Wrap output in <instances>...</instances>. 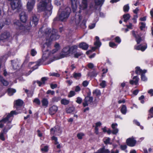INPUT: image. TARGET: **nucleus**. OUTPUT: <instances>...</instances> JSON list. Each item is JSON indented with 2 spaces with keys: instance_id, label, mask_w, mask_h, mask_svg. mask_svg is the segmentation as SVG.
<instances>
[{
  "instance_id": "f257e3e1",
  "label": "nucleus",
  "mask_w": 153,
  "mask_h": 153,
  "mask_svg": "<svg viewBox=\"0 0 153 153\" xmlns=\"http://www.w3.org/2000/svg\"><path fill=\"white\" fill-rule=\"evenodd\" d=\"M37 5L38 11H45L44 15L46 18L50 16L52 13L53 7L51 4V0H39Z\"/></svg>"
},
{
  "instance_id": "f03ea898",
  "label": "nucleus",
  "mask_w": 153,
  "mask_h": 153,
  "mask_svg": "<svg viewBox=\"0 0 153 153\" xmlns=\"http://www.w3.org/2000/svg\"><path fill=\"white\" fill-rule=\"evenodd\" d=\"M44 35L46 38V41L44 42L45 47V46L47 47L48 46L52 41L58 39L60 37L57 30L55 29L46 28L45 32Z\"/></svg>"
},
{
  "instance_id": "7ed1b4c3",
  "label": "nucleus",
  "mask_w": 153,
  "mask_h": 153,
  "mask_svg": "<svg viewBox=\"0 0 153 153\" xmlns=\"http://www.w3.org/2000/svg\"><path fill=\"white\" fill-rule=\"evenodd\" d=\"M19 112H16L15 111H11L10 113L8 114L6 117L3 118L1 120H0V128H2L4 126L5 123L7 124V126L6 127V128H9L11 126L8 125V124L10 123L12 121L11 117H12L14 114H17Z\"/></svg>"
},
{
  "instance_id": "20e7f679",
  "label": "nucleus",
  "mask_w": 153,
  "mask_h": 153,
  "mask_svg": "<svg viewBox=\"0 0 153 153\" xmlns=\"http://www.w3.org/2000/svg\"><path fill=\"white\" fill-rule=\"evenodd\" d=\"M50 53L49 51H46L44 52L42 59H39L38 61V63H37L36 64L38 65L39 64H40V65H41L44 62L47 61H48L49 59V61L47 62V64H49L50 63L53 61L59 59L56 58L55 57H53V59H50Z\"/></svg>"
},
{
  "instance_id": "39448f33",
  "label": "nucleus",
  "mask_w": 153,
  "mask_h": 153,
  "mask_svg": "<svg viewBox=\"0 0 153 153\" xmlns=\"http://www.w3.org/2000/svg\"><path fill=\"white\" fill-rule=\"evenodd\" d=\"M71 12L70 8L69 7H67L62 11L58 17H57L55 19L61 21H65L68 19Z\"/></svg>"
},
{
  "instance_id": "423d86ee",
  "label": "nucleus",
  "mask_w": 153,
  "mask_h": 153,
  "mask_svg": "<svg viewBox=\"0 0 153 153\" xmlns=\"http://www.w3.org/2000/svg\"><path fill=\"white\" fill-rule=\"evenodd\" d=\"M12 9L13 10L18 9L21 6L20 0H13L11 3Z\"/></svg>"
},
{
  "instance_id": "0eeeda50",
  "label": "nucleus",
  "mask_w": 153,
  "mask_h": 153,
  "mask_svg": "<svg viewBox=\"0 0 153 153\" xmlns=\"http://www.w3.org/2000/svg\"><path fill=\"white\" fill-rule=\"evenodd\" d=\"M70 54L69 47L64 48L60 53V58H62L69 56Z\"/></svg>"
},
{
  "instance_id": "6e6552de",
  "label": "nucleus",
  "mask_w": 153,
  "mask_h": 153,
  "mask_svg": "<svg viewBox=\"0 0 153 153\" xmlns=\"http://www.w3.org/2000/svg\"><path fill=\"white\" fill-rule=\"evenodd\" d=\"M61 131V129L58 126H56L51 129V134L52 135L57 134L58 133L60 134Z\"/></svg>"
},
{
  "instance_id": "1a4fd4ad",
  "label": "nucleus",
  "mask_w": 153,
  "mask_h": 153,
  "mask_svg": "<svg viewBox=\"0 0 153 153\" xmlns=\"http://www.w3.org/2000/svg\"><path fill=\"white\" fill-rule=\"evenodd\" d=\"M10 36V34L9 32L5 31L2 33L0 35V40L3 41L7 40Z\"/></svg>"
},
{
  "instance_id": "9d476101",
  "label": "nucleus",
  "mask_w": 153,
  "mask_h": 153,
  "mask_svg": "<svg viewBox=\"0 0 153 153\" xmlns=\"http://www.w3.org/2000/svg\"><path fill=\"white\" fill-rule=\"evenodd\" d=\"M35 3V0H28L27 3V8L29 11H31L33 8Z\"/></svg>"
},
{
  "instance_id": "9b49d317",
  "label": "nucleus",
  "mask_w": 153,
  "mask_h": 153,
  "mask_svg": "<svg viewBox=\"0 0 153 153\" xmlns=\"http://www.w3.org/2000/svg\"><path fill=\"white\" fill-rule=\"evenodd\" d=\"M93 98L91 97L87 96L86 97L84 100V102L83 103L84 107L88 106L89 104L92 102Z\"/></svg>"
},
{
  "instance_id": "f8f14e48",
  "label": "nucleus",
  "mask_w": 153,
  "mask_h": 153,
  "mask_svg": "<svg viewBox=\"0 0 153 153\" xmlns=\"http://www.w3.org/2000/svg\"><path fill=\"white\" fill-rule=\"evenodd\" d=\"M80 11L79 13H76L75 15L74 19H73V21L76 25H78L80 22V21L82 19V17L80 13Z\"/></svg>"
},
{
  "instance_id": "ddd939ff",
  "label": "nucleus",
  "mask_w": 153,
  "mask_h": 153,
  "mask_svg": "<svg viewBox=\"0 0 153 153\" xmlns=\"http://www.w3.org/2000/svg\"><path fill=\"white\" fill-rule=\"evenodd\" d=\"M38 63V61L36 62H29L28 66L29 67H31V66L33 64H35L34 66L33 67L31 68V70H30L29 71V72L28 74H27V75H29L33 71H34V70L36 69L38 67V66L40 65V64H39L37 65L36 64V63Z\"/></svg>"
},
{
  "instance_id": "4468645a",
  "label": "nucleus",
  "mask_w": 153,
  "mask_h": 153,
  "mask_svg": "<svg viewBox=\"0 0 153 153\" xmlns=\"http://www.w3.org/2000/svg\"><path fill=\"white\" fill-rule=\"evenodd\" d=\"M38 21V19L35 16H33L30 22V25L31 26L35 27L37 24Z\"/></svg>"
},
{
  "instance_id": "2eb2a0df",
  "label": "nucleus",
  "mask_w": 153,
  "mask_h": 153,
  "mask_svg": "<svg viewBox=\"0 0 153 153\" xmlns=\"http://www.w3.org/2000/svg\"><path fill=\"white\" fill-rule=\"evenodd\" d=\"M126 143L128 146L133 147L135 146L136 141L133 138H129L126 140Z\"/></svg>"
},
{
  "instance_id": "dca6fc26",
  "label": "nucleus",
  "mask_w": 153,
  "mask_h": 153,
  "mask_svg": "<svg viewBox=\"0 0 153 153\" xmlns=\"http://www.w3.org/2000/svg\"><path fill=\"white\" fill-rule=\"evenodd\" d=\"M71 6L74 12H75L79 4V1L78 0H71Z\"/></svg>"
},
{
  "instance_id": "f3484780",
  "label": "nucleus",
  "mask_w": 153,
  "mask_h": 153,
  "mask_svg": "<svg viewBox=\"0 0 153 153\" xmlns=\"http://www.w3.org/2000/svg\"><path fill=\"white\" fill-rule=\"evenodd\" d=\"M20 18L22 22L25 23L27 20V17L24 11H22L20 14Z\"/></svg>"
},
{
  "instance_id": "a211bd4d",
  "label": "nucleus",
  "mask_w": 153,
  "mask_h": 153,
  "mask_svg": "<svg viewBox=\"0 0 153 153\" xmlns=\"http://www.w3.org/2000/svg\"><path fill=\"white\" fill-rule=\"evenodd\" d=\"M58 107L56 105H53L51 106L49 109V112L51 115H53L55 114L58 110Z\"/></svg>"
},
{
  "instance_id": "6ab92c4d",
  "label": "nucleus",
  "mask_w": 153,
  "mask_h": 153,
  "mask_svg": "<svg viewBox=\"0 0 153 153\" xmlns=\"http://www.w3.org/2000/svg\"><path fill=\"white\" fill-rule=\"evenodd\" d=\"M81 3L80 4V9L84 10L86 9L88 6L87 0H81Z\"/></svg>"
},
{
  "instance_id": "aec40b11",
  "label": "nucleus",
  "mask_w": 153,
  "mask_h": 153,
  "mask_svg": "<svg viewBox=\"0 0 153 153\" xmlns=\"http://www.w3.org/2000/svg\"><path fill=\"white\" fill-rule=\"evenodd\" d=\"M13 24L15 27L18 29L22 30L24 28V26L22 25L18 20L14 21Z\"/></svg>"
},
{
  "instance_id": "412c9836",
  "label": "nucleus",
  "mask_w": 153,
  "mask_h": 153,
  "mask_svg": "<svg viewBox=\"0 0 153 153\" xmlns=\"http://www.w3.org/2000/svg\"><path fill=\"white\" fill-rule=\"evenodd\" d=\"M134 48L136 50H140L142 51H143L147 48V45L144 46H142L141 45H135L134 46Z\"/></svg>"
},
{
  "instance_id": "4be33fe9",
  "label": "nucleus",
  "mask_w": 153,
  "mask_h": 153,
  "mask_svg": "<svg viewBox=\"0 0 153 153\" xmlns=\"http://www.w3.org/2000/svg\"><path fill=\"white\" fill-rule=\"evenodd\" d=\"M11 127V126H10L8 129H7L5 127L3 129V132H1L0 133V139L1 140L3 141L5 140V138L4 137V134L5 132H7V130L9 129Z\"/></svg>"
},
{
  "instance_id": "5701e85b",
  "label": "nucleus",
  "mask_w": 153,
  "mask_h": 153,
  "mask_svg": "<svg viewBox=\"0 0 153 153\" xmlns=\"http://www.w3.org/2000/svg\"><path fill=\"white\" fill-rule=\"evenodd\" d=\"M139 78L137 76H134L133 78V79L130 80V83L131 84H135L137 85L138 83Z\"/></svg>"
},
{
  "instance_id": "b1692460",
  "label": "nucleus",
  "mask_w": 153,
  "mask_h": 153,
  "mask_svg": "<svg viewBox=\"0 0 153 153\" xmlns=\"http://www.w3.org/2000/svg\"><path fill=\"white\" fill-rule=\"evenodd\" d=\"M146 72V70H142L139 67L136 68L135 72L137 74H145Z\"/></svg>"
},
{
  "instance_id": "393cba45",
  "label": "nucleus",
  "mask_w": 153,
  "mask_h": 153,
  "mask_svg": "<svg viewBox=\"0 0 153 153\" xmlns=\"http://www.w3.org/2000/svg\"><path fill=\"white\" fill-rule=\"evenodd\" d=\"M88 47V45L85 42L81 43L79 45V47L84 50H87Z\"/></svg>"
},
{
  "instance_id": "a878e982",
  "label": "nucleus",
  "mask_w": 153,
  "mask_h": 153,
  "mask_svg": "<svg viewBox=\"0 0 153 153\" xmlns=\"http://www.w3.org/2000/svg\"><path fill=\"white\" fill-rule=\"evenodd\" d=\"M23 101L19 99L15 101L14 107H16V108H17L16 107V106H20L22 105L23 104Z\"/></svg>"
},
{
  "instance_id": "bb28decb",
  "label": "nucleus",
  "mask_w": 153,
  "mask_h": 153,
  "mask_svg": "<svg viewBox=\"0 0 153 153\" xmlns=\"http://www.w3.org/2000/svg\"><path fill=\"white\" fill-rule=\"evenodd\" d=\"M77 48V46L75 45L72 46L71 47H69L70 54H73L75 53L76 51Z\"/></svg>"
},
{
  "instance_id": "cd10ccee",
  "label": "nucleus",
  "mask_w": 153,
  "mask_h": 153,
  "mask_svg": "<svg viewBox=\"0 0 153 153\" xmlns=\"http://www.w3.org/2000/svg\"><path fill=\"white\" fill-rule=\"evenodd\" d=\"M95 39H96V41L94 43L95 45L97 47H100L101 45V43L99 41V37L97 36H96L95 37Z\"/></svg>"
},
{
  "instance_id": "c85d7f7f",
  "label": "nucleus",
  "mask_w": 153,
  "mask_h": 153,
  "mask_svg": "<svg viewBox=\"0 0 153 153\" xmlns=\"http://www.w3.org/2000/svg\"><path fill=\"white\" fill-rule=\"evenodd\" d=\"M47 79L48 78H47V77H42L41 79L42 82L38 81H37L36 82L38 84L39 86H41L42 84H45V81H46Z\"/></svg>"
},
{
  "instance_id": "c756f323",
  "label": "nucleus",
  "mask_w": 153,
  "mask_h": 153,
  "mask_svg": "<svg viewBox=\"0 0 153 153\" xmlns=\"http://www.w3.org/2000/svg\"><path fill=\"white\" fill-rule=\"evenodd\" d=\"M42 105L43 106L46 107L48 106V101L47 99L43 98L42 100Z\"/></svg>"
},
{
  "instance_id": "7c9ffc66",
  "label": "nucleus",
  "mask_w": 153,
  "mask_h": 153,
  "mask_svg": "<svg viewBox=\"0 0 153 153\" xmlns=\"http://www.w3.org/2000/svg\"><path fill=\"white\" fill-rule=\"evenodd\" d=\"M16 92V91L15 89L9 88L7 90V92L9 95L10 96L12 95L13 94Z\"/></svg>"
},
{
  "instance_id": "2f4dec72",
  "label": "nucleus",
  "mask_w": 153,
  "mask_h": 153,
  "mask_svg": "<svg viewBox=\"0 0 153 153\" xmlns=\"http://www.w3.org/2000/svg\"><path fill=\"white\" fill-rule=\"evenodd\" d=\"M98 73L95 70L94 71L92 72H89L88 73V76L91 77L95 76L98 74Z\"/></svg>"
},
{
  "instance_id": "473e14b6",
  "label": "nucleus",
  "mask_w": 153,
  "mask_h": 153,
  "mask_svg": "<svg viewBox=\"0 0 153 153\" xmlns=\"http://www.w3.org/2000/svg\"><path fill=\"white\" fill-rule=\"evenodd\" d=\"M120 111L121 113L123 114H126L127 112V108L125 105L122 106Z\"/></svg>"
},
{
  "instance_id": "72a5a7b5",
  "label": "nucleus",
  "mask_w": 153,
  "mask_h": 153,
  "mask_svg": "<svg viewBox=\"0 0 153 153\" xmlns=\"http://www.w3.org/2000/svg\"><path fill=\"white\" fill-rule=\"evenodd\" d=\"M0 82H1L4 85L6 86H7L8 84V82L4 79L1 76H0Z\"/></svg>"
},
{
  "instance_id": "f704fd0d",
  "label": "nucleus",
  "mask_w": 153,
  "mask_h": 153,
  "mask_svg": "<svg viewBox=\"0 0 153 153\" xmlns=\"http://www.w3.org/2000/svg\"><path fill=\"white\" fill-rule=\"evenodd\" d=\"M132 34L136 38V40L137 44H139L140 42L142 41V39L139 36H137L135 35V32L134 31H132Z\"/></svg>"
},
{
  "instance_id": "c9c22d12",
  "label": "nucleus",
  "mask_w": 153,
  "mask_h": 153,
  "mask_svg": "<svg viewBox=\"0 0 153 153\" xmlns=\"http://www.w3.org/2000/svg\"><path fill=\"white\" fill-rule=\"evenodd\" d=\"M95 4L97 5H102L103 3L104 0H94Z\"/></svg>"
},
{
  "instance_id": "e433bc0d",
  "label": "nucleus",
  "mask_w": 153,
  "mask_h": 153,
  "mask_svg": "<svg viewBox=\"0 0 153 153\" xmlns=\"http://www.w3.org/2000/svg\"><path fill=\"white\" fill-rule=\"evenodd\" d=\"M74 110V107H71L66 108V111L67 113H69L72 112Z\"/></svg>"
},
{
  "instance_id": "4c0bfd02",
  "label": "nucleus",
  "mask_w": 153,
  "mask_h": 153,
  "mask_svg": "<svg viewBox=\"0 0 153 153\" xmlns=\"http://www.w3.org/2000/svg\"><path fill=\"white\" fill-rule=\"evenodd\" d=\"M130 16L129 14H125L123 16V18L124 19V21L126 22L130 19Z\"/></svg>"
},
{
  "instance_id": "58836bf2",
  "label": "nucleus",
  "mask_w": 153,
  "mask_h": 153,
  "mask_svg": "<svg viewBox=\"0 0 153 153\" xmlns=\"http://www.w3.org/2000/svg\"><path fill=\"white\" fill-rule=\"evenodd\" d=\"M81 76V74L80 73H74L73 74L74 77L76 79H79Z\"/></svg>"
},
{
  "instance_id": "ea45409f",
  "label": "nucleus",
  "mask_w": 153,
  "mask_h": 153,
  "mask_svg": "<svg viewBox=\"0 0 153 153\" xmlns=\"http://www.w3.org/2000/svg\"><path fill=\"white\" fill-rule=\"evenodd\" d=\"M153 117V107H152L149 111V114L148 117V119H149Z\"/></svg>"
},
{
  "instance_id": "a19ab883",
  "label": "nucleus",
  "mask_w": 153,
  "mask_h": 153,
  "mask_svg": "<svg viewBox=\"0 0 153 153\" xmlns=\"http://www.w3.org/2000/svg\"><path fill=\"white\" fill-rule=\"evenodd\" d=\"M61 102L62 104L64 105H68L69 102L68 100L63 99L61 100Z\"/></svg>"
},
{
  "instance_id": "79ce46f5",
  "label": "nucleus",
  "mask_w": 153,
  "mask_h": 153,
  "mask_svg": "<svg viewBox=\"0 0 153 153\" xmlns=\"http://www.w3.org/2000/svg\"><path fill=\"white\" fill-rule=\"evenodd\" d=\"M12 64L13 69L15 70L17 68V66H18V64L16 62V61L14 60L12 61Z\"/></svg>"
},
{
  "instance_id": "37998d69",
  "label": "nucleus",
  "mask_w": 153,
  "mask_h": 153,
  "mask_svg": "<svg viewBox=\"0 0 153 153\" xmlns=\"http://www.w3.org/2000/svg\"><path fill=\"white\" fill-rule=\"evenodd\" d=\"M93 93L94 95H95L97 96L100 95L101 94V93H100V91L99 90H97V89L94 90L93 91Z\"/></svg>"
},
{
  "instance_id": "c03bdc74",
  "label": "nucleus",
  "mask_w": 153,
  "mask_h": 153,
  "mask_svg": "<svg viewBox=\"0 0 153 153\" xmlns=\"http://www.w3.org/2000/svg\"><path fill=\"white\" fill-rule=\"evenodd\" d=\"M129 9L128 4L125 5L123 8V10L124 12H128Z\"/></svg>"
},
{
  "instance_id": "a18cd8bd",
  "label": "nucleus",
  "mask_w": 153,
  "mask_h": 153,
  "mask_svg": "<svg viewBox=\"0 0 153 153\" xmlns=\"http://www.w3.org/2000/svg\"><path fill=\"white\" fill-rule=\"evenodd\" d=\"M85 134L82 133H78L77 135V137L79 139H82L83 137L84 136Z\"/></svg>"
},
{
  "instance_id": "49530a36",
  "label": "nucleus",
  "mask_w": 153,
  "mask_h": 153,
  "mask_svg": "<svg viewBox=\"0 0 153 153\" xmlns=\"http://www.w3.org/2000/svg\"><path fill=\"white\" fill-rule=\"evenodd\" d=\"M60 100V98L59 97H54L52 99V101L53 102H57Z\"/></svg>"
},
{
  "instance_id": "de8ad7c7",
  "label": "nucleus",
  "mask_w": 153,
  "mask_h": 153,
  "mask_svg": "<svg viewBox=\"0 0 153 153\" xmlns=\"http://www.w3.org/2000/svg\"><path fill=\"white\" fill-rule=\"evenodd\" d=\"M33 102L38 105H40V100L37 98L34 99L33 101Z\"/></svg>"
},
{
  "instance_id": "09e8293b",
  "label": "nucleus",
  "mask_w": 153,
  "mask_h": 153,
  "mask_svg": "<svg viewBox=\"0 0 153 153\" xmlns=\"http://www.w3.org/2000/svg\"><path fill=\"white\" fill-rule=\"evenodd\" d=\"M51 140L55 141L54 144H58V142L57 141V138L56 137L54 136H53L51 137Z\"/></svg>"
},
{
  "instance_id": "8fccbe9b",
  "label": "nucleus",
  "mask_w": 153,
  "mask_h": 153,
  "mask_svg": "<svg viewBox=\"0 0 153 153\" xmlns=\"http://www.w3.org/2000/svg\"><path fill=\"white\" fill-rule=\"evenodd\" d=\"M141 79L143 81H146L147 80V78L146 77L144 74H141Z\"/></svg>"
},
{
  "instance_id": "3c124183",
  "label": "nucleus",
  "mask_w": 153,
  "mask_h": 153,
  "mask_svg": "<svg viewBox=\"0 0 153 153\" xmlns=\"http://www.w3.org/2000/svg\"><path fill=\"white\" fill-rule=\"evenodd\" d=\"M100 85L102 88H104V87H105L106 85V82L105 81H104V80L102 81L100 83Z\"/></svg>"
},
{
  "instance_id": "603ef678",
  "label": "nucleus",
  "mask_w": 153,
  "mask_h": 153,
  "mask_svg": "<svg viewBox=\"0 0 153 153\" xmlns=\"http://www.w3.org/2000/svg\"><path fill=\"white\" fill-rule=\"evenodd\" d=\"M49 75L51 76H53L58 77L59 76V74L57 73H52L49 74Z\"/></svg>"
},
{
  "instance_id": "864d4df0",
  "label": "nucleus",
  "mask_w": 153,
  "mask_h": 153,
  "mask_svg": "<svg viewBox=\"0 0 153 153\" xmlns=\"http://www.w3.org/2000/svg\"><path fill=\"white\" fill-rule=\"evenodd\" d=\"M75 94V93L74 91H71L68 96L69 97H71L74 96Z\"/></svg>"
},
{
  "instance_id": "5fc2aeb1",
  "label": "nucleus",
  "mask_w": 153,
  "mask_h": 153,
  "mask_svg": "<svg viewBox=\"0 0 153 153\" xmlns=\"http://www.w3.org/2000/svg\"><path fill=\"white\" fill-rule=\"evenodd\" d=\"M37 53L36 51L34 49H32L31 50V54L32 56H35Z\"/></svg>"
},
{
  "instance_id": "6e6d98bb",
  "label": "nucleus",
  "mask_w": 153,
  "mask_h": 153,
  "mask_svg": "<svg viewBox=\"0 0 153 153\" xmlns=\"http://www.w3.org/2000/svg\"><path fill=\"white\" fill-rule=\"evenodd\" d=\"M109 46L113 48L116 47L117 46L114 43L110 42L109 43Z\"/></svg>"
},
{
  "instance_id": "4d7b16f0",
  "label": "nucleus",
  "mask_w": 153,
  "mask_h": 153,
  "mask_svg": "<svg viewBox=\"0 0 153 153\" xmlns=\"http://www.w3.org/2000/svg\"><path fill=\"white\" fill-rule=\"evenodd\" d=\"M81 55V53L78 52L75 53L74 54V57L76 58H78L79 56H80Z\"/></svg>"
},
{
  "instance_id": "13d9d810",
  "label": "nucleus",
  "mask_w": 153,
  "mask_h": 153,
  "mask_svg": "<svg viewBox=\"0 0 153 153\" xmlns=\"http://www.w3.org/2000/svg\"><path fill=\"white\" fill-rule=\"evenodd\" d=\"M82 101V99L80 97H78L77 98V100L76 102L77 103L79 104H80L81 103Z\"/></svg>"
},
{
  "instance_id": "bf43d9fd",
  "label": "nucleus",
  "mask_w": 153,
  "mask_h": 153,
  "mask_svg": "<svg viewBox=\"0 0 153 153\" xmlns=\"http://www.w3.org/2000/svg\"><path fill=\"white\" fill-rule=\"evenodd\" d=\"M140 24L141 25V26H140V29L141 30H143V29L146 26V24L145 23L143 22H141L140 23Z\"/></svg>"
},
{
  "instance_id": "052dcab7",
  "label": "nucleus",
  "mask_w": 153,
  "mask_h": 153,
  "mask_svg": "<svg viewBox=\"0 0 153 153\" xmlns=\"http://www.w3.org/2000/svg\"><path fill=\"white\" fill-rule=\"evenodd\" d=\"M55 93V92L53 91H51V90H48L46 92L47 94H51L52 95H53Z\"/></svg>"
},
{
  "instance_id": "680f3d73",
  "label": "nucleus",
  "mask_w": 153,
  "mask_h": 153,
  "mask_svg": "<svg viewBox=\"0 0 153 153\" xmlns=\"http://www.w3.org/2000/svg\"><path fill=\"white\" fill-rule=\"evenodd\" d=\"M104 150V148H102L98 150L97 152L94 153H103Z\"/></svg>"
},
{
  "instance_id": "e2e57ef3",
  "label": "nucleus",
  "mask_w": 153,
  "mask_h": 153,
  "mask_svg": "<svg viewBox=\"0 0 153 153\" xmlns=\"http://www.w3.org/2000/svg\"><path fill=\"white\" fill-rule=\"evenodd\" d=\"M88 82L86 80L84 81L82 83V85L84 87L87 86L88 85Z\"/></svg>"
},
{
  "instance_id": "0e129e2a",
  "label": "nucleus",
  "mask_w": 153,
  "mask_h": 153,
  "mask_svg": "<svg viewBox=\"0 0 153 153\" xmlns=\"http://www.w3.org/2000/svg\"><path fill=\"white\" fill-rule=\"evenodd\" d=\"M118 132V130L117 128H114L113 129V130H112V132L114 134H117Z\"/></svg>"
},
{
  "instance_id": "69168bd1",
  "label": "nucleus",
  "mask_w": 153,
  "mask_h": 153,
  "mask_svg": "<svg viewBox=\"0 0 153 153\" xmlns=\"http://www.w3.org/2000/svg\"><path fill=\"white\" fill-rule=\"evenodd\" d=\"M88 66L90 69H92L94 67V64L91 63H89L88 65Z\"/></svg>"
},
{
  "instance_id": "338daca9",
  "label": "nucleus",
  "mask_w": 153,
  "mask_h": 153,
  "mask_svg": "<svg viewBox=\"0 0 153 153\" xmlns=\"http://www.w3.org/2000/svg\"><path fill=\"white\" fill-rule=\"evenodd\" d=\"M48 147L47 146H45L44 148L41 149V150L45 152H47L48 151Z\"/></svg>"
},
{
  "instance_id": "774afa93",
  "label": "nucleus",
  "mask_w": 153,
  "mask_h": 153,
  "mask_svg": "<svg viewBox=\"0 0 153 153\" xmlns=\"http://www.w3.org/2000/svg\"><path fill=\"white\" fill-rule=\"evenodd\" d=\"M51 87L52 89H54L57 87V85L56 84H51Z\"/></svg>"
}]
</instances>
